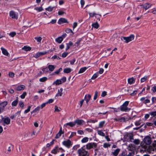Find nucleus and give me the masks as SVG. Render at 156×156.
Listing matches in <instances>:
<instances>
[{
    "instance_id": "1",
    "label": "nucleus",
    "mask_w": 156,
    "mask_h": 156,
    "mask_svg": "<svg viewBox=\"0 0 156 156\" xmlns=\"http://www.w3.org/2000/svg\"><path fill=\"white\" fill-rule=\"evenodd\" d=\"M77 152L79 156H89L88 151L83 147L78 149Z\"/></svg>"
},
{
    "instance_id": "2",
    "label": "nucleus",
    "mask_w": 156,
    "mask_h": 156,
    "mask_svg": "<svg viewBox=\"0 0 156 156\" xmlns=\"http://www.w3.org/2000/svg\"><path fill=\"white\" fill-rule=\"evenodd\" d=\"M129 104V101H125L122 105L120 106V110L122 111L127 112L129 111L130 109L128 108L127 106Z\"/></svg>"
},
{
    "instance_id": "3",
    "label": "nucleus",
    "mask_w": 156,
    "mask_h": 156,
    "mask_svg": "<svg viewBox=\"0 0 156 156\" xmlns=\"http://www.w3.org/2000/svg\"><path fill=\"white\" fill-rule=\"evenodd\" d=\"M9 16L12 19L17 20L18 18V13L13 10H11L9 12Z\"/></svg>"
},
{
    "instance_id": "4",
    "label": "nucleus",
    "mask_w": 156,
    "mask_h": 156,
    "mask_svg": "<svg viewBox=\"0 0 156 156\" xmlns=\"http://www.w3.org/2000/svg\"><path fill=\"white\" fill-rule=\"evenodd\" d=\"M123 38L125 40V43H128L134 40V35L133 34H131L128 37H123Z\"/></svg>"
},
{
    "instance_id": "5",
    "label": "nucleus",
    "mask_w": 156,
    "mask_h": 156,
    "mask_svg": "<svg viewBox=\"0 0 156 156\" xmlns=\"http://www.w3.org/2000/svg\"><path fill=\"white\" fill-rule=\"evenodd\" d=\"M10 122V119L9 118H3L1 121V122L3 126L5 125H8Z\"/></svg>"
},
{
    "instance_id": "6",
    "label": "nucleus",
    "mask_w": 156,
    "mask_h": 156,
    "mask_svg": "<svg viewBox=\"0 0 156 156\" xmlns=\"http://www.w3.org/2000/svg\"><path fill=\"white\" fill-rule=\"evenodd\" d=\"M97 146V144L94 143H89L86 145V148L87 149H90L94 148H95Z\"/></svg>"
},
{
    "instance_id": "7",
    "label": "nucleus",
    "mask_w": 156,
    "mask_h": 156,
    "mask_svg": "<svg viewBox=\"0 0 156 156\" xmlns=\"http://www.w3.org/2000/svg\"><path fill=\"white\" fill-rule=\"evenodd\" d=\"M144 141L146 144L150 145L151 143V139L149 136H147L144 139Z\"/></svg>"
},
{
    "instance_id": "8",
    "label": "nucleus",
    "mask_w": 156,
    "mask_h": 156,
    "mask_svg": "<svg viewBox=\"0 0 156 156\" xmlns=\"http://www.w3.org/2000/svg\"><path fill=\"white\" fill-rule=\"evenodd\" d=\"M155 149V147L152 146H149L147 149V151L149 153H153Z\"/></svg>"
},
{
    "instance_id": "9",
    "label": "nucleus",
    "mask_w": 156,
    "mask_h": 156,
    "mask_svg": "<svg viewBox=\"0 0 156 156\" xmlns=\"http://www.w3.org/2000/svg\"><path fill=\"white\" fill-rule=\"evenodd\" d=\"M75 124L76 125L77 124L78 125H82L83 123L84 122V121L82 119H76L74 121Z\"/></svg>"
},
{
    "instance_id": "10",
    "label": "nucleus",
    "mask_w": 156,
    "mask_h": 156,
    "mask_svg": "<svg viewBox=\"0 0 156 156\" xmlns=\"http://www.w3.org/2000/svg\"><path fill=\"white\" fill-rule=\"evenodd\" d=\"M25 88V86L24 85H21L18 86L15 89L17 91H20L24 90Z\"/></svg>"
},
{
    "instance_id": "11",
    "label": "nucleus",
    "mask_w": 156,
    "mask_h": 156,
    "mask_svg": "<svg viewBox=\"0 0 156 156\" xmlns=\"http://www.w3.org/2000/svg\"><path fill=\"white\" fill-rule=\"evenodd\" d=\"M67 20L64 18H61L59 19L58 21V23L59 24H61L63 23H68Z\"/></svg>"
},
{
    "instance_id": "12",
    "label": "nucleus",
    "mask_w": 156,
    "mask_h": 156,
    "mask_svg": "<svg viewBox=\"0 0 156 156\" xmlns=\"http://www.w3.org/2000/svg\"><path fill=\"white\" fill-rule=\"evenodd\" d=\"M71 142L69 140H67L64 141L62 142L63 145L69 147L71 145Z\"/></svg>"
},
{
    "instance_id": "13",
    "label": "nucleus",
    "mask_w": 156,
    "mask_h": 156,
    "mask_svg": "<svg viewBox=\"0 0 156 156\" xmlns=\"http://www.w3.org/2000/svg\"><path fill=\"white\" fill-rule=\"evenodd\" d=\"M89 16H90V17H94V16H95L96 18H97L98 19V20H99V21H100V18H98V17H97L96 16L97 15H98L100 16H101V15L97 14L96 13H95L94 12H93V13L89 12Z\"/></svg>"
},
{
    "instance_id": "14",
    "label": "nucleus",
    "mask_w": 156,
    "mask_h": 156,
    "mask_svg": "<svg viewBox=\"0 0 156 156\" xmlns=\"http://www.w3.org/2000/svg\"><path fill=\"white\" fill-rule=\"evenodd\" d=\"M127 149L130 151H134L135 149V146L132 144H129L128 147Z\"/></svg>"
},
{
    "instance_id": "15",
    "label": "nucleus",
    "mask_w": 156,
    "mask_h": 156,
    "mask_svg": "<svg viewBox=\"0 0 156 156\" xmlns=\"http://www.w3.org/2000/svg\"><path fill=\"white\" fill-rule=\"evenodd\" d=\"M1 49L2 50V52L3 55L6 56H8L9 55V53L6 49L3 47H1Z\"/></svg>"
},
{
    "instance_id": "16",
    "label": "nucleus",
    "mask_w": 156,
    "mask_h": 156,
    "mask_svg": "<svg viewBox=\"0 0 156 156\" xmlns=\"http://www.w3.org/2000/svg\"><path fill=\"white\" fill-rule=\"evenodd\" d=\"M58 147V146H56L51 151V153L52 154H56L59 152Z\"/></svg>"
},
{
    "instance_id": "17",
    "label": "nucleus",
    "mask_w": 156,
    "mask_h": 156,
    "mask_svg": "<svg viewBox=\"0 0 156 156\" xmlns=\"http://www.w3.org/2000/svg\"><path fill=\"white\" fill-rule=\"evenodd\" d=\"M91 95L89 94H86L85 95L84 97V99L86 101L87 104L88 103V102L91 98Z\"/></svg>"
},
{
    "instance_id": "18",
    "label": "nucleus",
    "mask_w": 156,
    "mask_h": 156,
    "mask_svg": "<svg viewBox=\"0 0 156 156\" xmlns=\"http://www.w3.org/2000/svg\"><path fill=\"white\" fill-rule=\"evenodd\" d=\"M135 79L133 77L128 79V83L130 84H132L135 82Z\"/></svg>"
},
{
    "instance_id": "19",
    "label": "nucleus",
    "mask_w": 156,
    "mask_h": 156,
    "mask_svg": "<svg viewBox=\"0 0 156 156\" xmlns=\"http://www.w3.org/2000/svg\"><path fill=\"white\" fill-rule=\"evenodd\" d=\"M67 126H69L71 127H73V126H75L74 122H69L65 124L64 125V126L67 127Z\"/></svg>"
},
{
    "instance_id": "20",
    "label": "nucleus",
    "mask_w": 156,
    "mask_h": 156,
    "mask_svg": "<svg viewBox=\"0 0 156 156\" xmlns=\"http://www.w3.org/2000/svg\"><path fill=\"white\" fill-rule=\"evenodd\" d=\"M62 83V81L60 80H57L55 81H54L53 83L52 84L53 85H55L56 86L60 84H61Z\"/></svg>"
},
{
    "instance_id": "21",
    "label": "nucleus",
    "mask_w": 156,
    "mask_h": 156,
    "mask_svg": "<svg viewBox=\"0 0 156 156\" xmlns=\"http://www.w3.org/2000/svg\"><path fill=\"white\" fill-rule=\"evenodd\" d=\"M142 6L145 10H147L151 6V5L148 3H146L142 5Z\"/></svg>"
},
{
    "instance_id": "22",
    "label": "nucleus",
    "mask_w": 156,
    "mask_h": 156,
    "mask_svg": "<svg viewBox=\"0 0 156 156\" xmlns=\"http://www.w3.org/2000/svg\"><path fill=\"white\" fill-rule=\"evenodd\" d=\"M7 104V102L6 101H5L2 102L0 104V108H2L3 110L4 107Z\"/></svg>"
},
{
    "instance_id": "23",
    "label": "nucleus",
    "mask_w": 156,
    "mask_h": 156,
    "mask_svg": "<svg viewBox=\"0 0 156 156\" xmlns=\"http://www.w3.org/2000/svg\"><path fill=\"white\" fill-rule=\"evenodd\" d=\"M63 89L62 88L58 90V93L56 95V96H61L62 94Z\"/></svg>"
},
{
    "instance_id": "24",
    "label": "nucleus",
    "mask_w": 156,
    "mask_h": 156,
    "mask_svg": "<svg viewBox=\"0 0 156 156\" xmlns=\"http://www.w3.org/2000/svg\"><path fill=\"white\" fill-rule=\"evenodd\" d=\"M120 151V149H117L114 151L112 152V154L115 156H117L119 153Z\"/></svg>"
},
{
    "instance_id": "25",
    "label": "nucleus",
    "mask_w": 156,
    "mask_h": 156,
    "mask_svg": "<svg viewBox=\"0 0 156 156\" xmlns=\"http://www.w3.org/2000/svg\"><path fill=\"white\" fill-rule=\"evenodd\" d=\"M63 40V38L62 37H59L55 39V41L58 43H61Z\"/></svg>"
},
{
    "instance_id": "26",
    "label": "nucleus",
    "mask_w": 156,
    "mask_h": 156,
    "mask_svg": "<svg viewBox=\"0 0 156 156\" xmlns=\"http://www.w3.org/2000/svg\"><path fill=\"white\" fill-rule=\"evenodd\" d=\"M18 97H17L16 100L14 101H13L12 102L11 105L12 106H16L18 103Z\"/></svg>"
},
{
    "instance_id": "27",
    "label": "nucleus",
    "mask_w": 156,
    "mask_h": 156,
    "mask_svg": "<svg viewBox=\"0 0 156 156\" xmlns=\"http://www.w3.org/2000/svg\"><path fill=\"white\" fill-rule=\"evenodd\" d=\"M92 26L95 28L98 29L99 27V25L98 23L96 22L93 23L92 24Z\"/></svg>"
},
{
    "instance_id": "28",
    "label": "nucleus",
    "mask_w": 156,
    "mask_h": 156,
    "mask_svg": "<svg viewBox=\"0 0 156 156\" xmlns=\"http://www.w3.org/2000/svg\"><path fill=\"white\" fill-rule=\"evenodd\" d=\"M63 133H62V128H61L60 131L56 134L55 137V138L57 139L59 138L61 136L62 134Z\"/></svg>"
},
{
    "instance_id": "29",
    "label": "nucleus",
    "mask_w": 156,
    "mask_h": 156,
    "mask_svg": "<svg viewBox=\"0 0 156 156\" xmlns=\"http://www.w3.org/2000/svg\"><path fill=\"white\" fill-rule=\"evenodd\" d=\"M72 69L70 68H66L63 69V72L66 73H68L70 72Z\"/></svg>"
},
{
    "instance_id": "30",
    "label": "nucleus",
    "mask_w": 156,
    "mask_h": 156,
    "mask_svg": "<svg viewBox=\"0 0 156 156\" xmlns=\"http://www.w3.org/2000/svg\"><path fill=\"white\" fill-rule=\"evenodd\" d=\"M48 67L49 71L51 72L53 71L55 69V67L54 66L51 65H49L48 66Z\"/></svg>"
},
{
    "instance_id": "31",
    "label": "nucleus",
    "mask_w": 156,
    "mask_h": 156,
    "mask_svg": "<svg viewBox=\"0 0 156 156\" xmlns=\"http://www.w3.org/2000/svg\"><path fill=\"white\" fill-rule=\"evenodd\" d=\"M87 69V68L85 67H83L81 68L79 70L78 73H83Z\"/></svg>"
},
{
    "instance_id": "32",
    "label": "nucleus",
    "mask_w": 156,
    "mask_h": 156,
    "mask_svg": "<svg viewBox=\"0 0 156 156\" xmlns=\"http://www.w3.org/2000/svg\"><path fill=\"white\" fill-rule=\"evenodd\" d=\"M22 49L26 51H30L31 49V48L29 46H24L22 48Z\"/></svg>"
},
{
    "instance_id": "33",
    "label": "nucleus",
    "mask_w": 156,
    "mask_h": 156,
    "mask_svg": "<svg viewBox=\"0 0 156 156\" xmlns=\"http://www.w3.org/2000/svg\"><path fill=\"white\" fill-rule=\"evenodd\" d=\"M66 32L67 33H69L70 35L73 34V33L71 30L69 28H67L66 30Z\"/></svg>"
},
{
    "instance_id": "34",
    "label": "nucleus",
    "mask_w": 156,
    "mask_h": 156,
    "mask_svg": "<svg viewBox=\"0 0 156 156\" xmlns=\"http://www.w3.org/2000/svg\"><path fill=\"white\" fill-rule=\"evenodd\" d=\"M98 73H94L91 78V79L93 80H95L96 79L98 76Z\"/></svg>"
},
{
    "instance_id": "35",
    "label": "nucleus",
    "mask_w": 156,
    "mask_h": 156,
    "mask_svg": "<svg viewBox=\"0 0 156 156\" xmlns=\"http://www.w3.org/2000/svg\"><path fill=\"white\" fill-rule=\"evenodd\" d=\"M47 80V78L46 77H44L39 79V81L41 82H44Z\"/></svg>"
},
{
    "instance_id": "36",
    "label": "nucleus",
    "mask_w": 156,
    "mask_h": 156,
    "mask_svg": "<svg viewBox=\"0 0 156 156\" xmlns=\"http://www.w3.org/2000/svg\"><path fill=\"white\" fill-rule=\"evenodd\" d=\"M147 78V77L146 76H145L141 78L140 79V81L141 83L143 82L146 81Z\"/></svg>"
},
{
    "instance_id": "37",
    "label": "nucleus",
    "mask_w": 156,
    "mask_h": 156,
    "mask_svg": "<svg viewBox=\"0 0 156 156\" xmlns=\"http://www.w3.org/2000/svg\"><path fill=\"white\" fill-rule=\"evenodd\" d=\"M88 138L87 137H85L83 138L81 140L83 143H84L88 142Z\"/></svg>"
},
{
    "instance_id": "38",
    "label": "nucleus",
    "mask_w": 156,
    "mask_h": 156,
    "mask_svg": "<svg viewBox=\"0 0 156 156\" xmlns=\"http://www.w3.org/2000/svg\"><path fill=\"white\" fill-rule=\"evenodd\" d=\"M40 108H41V107L39 106L37 107L33 111L31 112V113L32 114L33 112H36L37 111L39 110Z\"/></svg>"
},
{
    "instance_id": "39",
    "label": "nucleus",
    "mask_w": 156,
    "mask_h": 156,
    "mask_svg": "<svg viewBox=\"0 0 156 156\" xmlns=\"http://www.w3.org/2000/svg\"><path fill=\"white\" fill-rule=\"evenodd\" d=\"M133 142L136 145H138L140 142V141L139 139H135L133 141Z\"/></svg>"
},
{
    "instance_id": "40",
    "label": "nucleus",
    "mask_w": 156,
    "mask_h": 156,
    "mask_svg": "<svg viewBox=\"0 0 156 156\" xmlns=\"http://www.w3.org/2000/svg\"><path fill=\"white\" fill-rule=\"evenodd\" d=\"M27 92H24L20 96V98L22 99H24L25 96L27 95Z\"/></svg>"
},
{
    "instance_id": "41",
    "label": "nucleus",
    "mask_w": 156,
    "mask_h": 156,
    "mask_svg": "<svg viewBox=\"0 0 156 156\" xmlns=\"http://www.w3.org/2000/svg\"><path fill=\"white\" fill-rule=\"evenodd\" d=\"M34 39L36 40L38 42H41L42 40V38L40 37H35Z\"/></svg>"
},
{
    "instance_id": "42",
    "label": "nucleus",
    "mask_w": 156,
    "mask_h": 156,
    "mask_svg": "<svg viewBox=\"0 0 156 156\" xmlns=\"http://www.w3.org/2000/svg\"><path fill=\"white\" fill-rule=\"evenodd\" d=\"M98 134L100 136H105V135L102 131L101 130H99L98 131Z\"/></svg>"
},
{
    "instance_id": "43",
    "label": "nucleus",
    "mask_w": 156,
    "mask_h": 156,
    "mask_svg": "<svg viewBox=\"0 0 156 156\" xmlns=\"http://www.w3.org/2000/svg\"><path fill=\"white\" fill-rule=\"evenodd\" d=\"M34 9L38 12H40L42 11L43 9L41 7H36Z\"/></svg>"
},
{
    "instance_id": "44",
    "label": "nucleus",
    "mask_w": 156,
    "mask_h": 156,
    "mask_svg": "<svg viewBox=\"0 0 156 156\" xmlns=\"http://www.w3.org/2000/svg\"><path fill=\"white\" fill-rule=\"evenodd\" d=\"M60 111V110L59 109L58 107L57 106L55 105V106L54 112H59Z\"/></svg>"
},
{
    "instance_id": "45",
    "label": "nucleus",
    "mask_w": 156,
    "mask_h": 156,
    "mask_svg": "<svg viewBox=\"0 0 156 156\" xmlns=\"http://www.w3.org/2000/svg\"><path fill=\"white\" fill-rule=\"evenodd\" d=\"M104 71V69L102 68H101L99 69V70L98 72H97V73H98V74H102L103 73Z\"/></svg>"
},
{
    "instance_id": "46",
    "label": "nucleus",
    "mask_w": 156,
    "mask_h": 156,
    "mask_svg": "<svg viewBox=\"0 0 156 156\" xmlns=\"http://www.w3.org/2000/svg\"><path fill=\"white\" fill-rule=\"evenodd\" d=\"M40 56L39 52L34 54L33 57L36 58H37Z\"/></svg>"
},
{
    "instance_id": "47",
    "label": "nucleus",
    "mask_w": 156,
    "mask_h": 156,
    "mask_svg": "<svg viewBox=\"0 0 156 156\" xmlns=\"http://www.w3.org/2000/svg\"><path fill=\"white\" fill-rule=\"evenodd\" d=\"M81 41V40L80 39H79L78 40H77V41L75 43V45L77 47L79 45Z\"/></svg>"
},
{
    "instance_id": "48",
    "label": "nucleus",
    "mask_w": 156,
    "mask_h": 156,
    "mask_svg": "<svg viewBox=\"0 0 156 156\" xmlns=\"http://www.w3.org/2000/svg\"><path fill=\"white\" fill-rule=\"evenodd\" d=\"M31 108V106H29L28 107L27 109L26 110L24 111V113H28V112H29Z\"/></svg>"
},
{
    "instance_id": "49",
    "label": "nucleus",
    "mask_w": 156,
    "mask_h": 156,
    "mask_svg": "<svg viewBox=\"0 0 156 156\" xmlns=\"http://www.w3.org/2000/svg\"><path fill=\"white\" fill-rule=\"evenodd\" d=\"M119 156H127V153L125 151H123L122 153H121Z\"/></svg>"
},
{
    "instance_id": "50",
    "label": "nucleus",
    "mask_w": 156,
    "mask_h": 156,
    "mask_svg": "<svg viewBox=\"0 0 156 156\" xmlns=\"http://www.w3.org/2000/svg\"><path fill=\"white\" fill-rule=\"evenodd\" d=\"M53 7L51 6H49L46 9V10L48 11L49 12L51 11L53 9Z\"/></svg>"
},
{
    "instance_id": "51",
    "label": "nucleus",
    "mask_w": 156,
    "mask_h": 156,
    "mask_svg": "<svg viewBox=\"0 0 156 156\" xmlns=\"http://www.w3.org/2000/svg\"><path fill=\"white\" fill-rule=\"evenodd\" d=\"M9 76L10 77L12 78L14 76V74L12 72H9Z\"/></svg>"
},
{
    "instance_id": "52",
    "label": "nucleus",
    "mask_w": 156,
    "mask_h": 156,
    "mask_svg": "<svg viewBox=\"0 0 156 156\" xmlns=\"http://www.w3.org/2000/svg\"><path fill=\"white\" fill-rule=\"evenodd\" d=\"M19 105L20 106V107L22 108H23V107L24 106V104H23V102L22 101H20V102L19 103Z\"/></svg>"
},
{
    "instance_id": "53",
    "label": "nucleus",
    "mask_w": 156,
    "mask_h": 156,
    "mask_svg": "<svg viewBox=\"0 0 156 156\" xmlns=\"http://www.w3.org/2000/svg\"><path fill=\"white\" fill-rule=\"evenodd\" d=\"M98 92L97 91H96L95 92L94 95V100H95L97 99L98 96Z\"/></svg>"
},
{
    "instance_id": "54",
    "label": "nucleus",
    "mask_w": 156,
    "mask_h": 156,
    "mask_svg": "<svg viewBox=\"0 0 156 156\" xmlns=\"http://www.w3.org/2000/svg\"><path fill=\"white\" fill-rule=\"evenodd\" d=\"M119 121L120 122H125L126 121V119L124 117H121L119 119Z\"/></svg>"
},
{
    "instance_id": "55",
    "label": "nucleus",
    "mask_w": 156,
    "mask_h": 156,
    "mask_svg": "<svg viewBox=\"0 0 156 156\" xmlns=\"http://www.w3.org/2000/svg\"><path fill=\"white\" fill-rule=\"evenodd\" d=\"M54 100L52 99H50L48 100L46 102L47 104H50L52 103L53 102Z\"/></svg>"
},
{
    "instance_id": "56",
    "label": "nucleus",
    "mask_w": 156,
    "mask_h": 156,
    "mask_svg": "<svg viewBox=\"0 0 156 156\" xmlns=\"http://www.w3.org/2000/svg\"><path fill=\"white\" fill-rule=\"evenodd\" d=\"M42 70L44 73H47L48 72V69L47 67L43 68Z\"/></svg>"
},
{
    "instance_id": "57",
    "label": "nucleus",
    "mask_w": 156,
    "mask_h": 156,
    "mask_svg": "<svg viewBox=\"0 0 156 156\" xmlns=\"http://www.w3.org/2000/svg\"><path fill=\"white\" fill-rule=\"evenodd\" d=\"M110 145L107 143H105L103 145V147L105 148L108 147H110Z\"/></svg>"
},
{
    "instance_id": "58",
    "label": "nucleus",
    "mask_w": 156,
    "mask_h": 156,
    "mask_svg": "<svg viewBox=\"0 0 156 156\" xmlns=\"http://www.w3.org/2000/svg\"><path fill=\"white\" fill-rule=\"evenodd\" d=\"M132 152H129L128 154H127V156H133L134 154V151H132Z\"/></svg>"
},
{
    "instance_id": "59",
    "label": "nucleus",
    "mask_w": 156,
    "mask_h": 156,
    "mask_svg": "<svg viewBox=\"0 0 156 156\" xmlns=\"http://www.w3.org/2000/svg\"><path fill=\"white\" fill-rule=\"evenodd\" d=\"M150 115L153 116H156V111L151 112L150 113Z\"/></svg>"
},
{
    "instance_id": "60",
    "label": "nucleus",
    "mask_w": 156,
    "mask_h": 156,
    "mask_svg": "<svg viewBox=\"0 0 156 156\" xmlns=\"http://www.w3.org/2000/svg\"><path fill=\"white\" fill-rule=\"evenodd\" d=\"M16 34V33L15 32H12L9 34V35L11 37H13Z\"/></svg>"
},
{
    "instance_id": "61",
    "label": "nucleus",
    "mask_w": 156,
    "mask_h": 156,
    "mask_svg": "<svg viewBox=\"0 0 156 156\" xmlns=\"http://www.w3.org/2000/svg\"><path fill=\"white\" fill-rule=\"evenodd\" d=\"M80 4L81 6V7L83 8V5L85 4V2L84 0H81L80 1Z\"/></svg>"
},
{
    "instance_id": "62",
    "label": "nucleus",
    "mask_w": 156,
    "mask_h": 156,
    "mask_svg": "<svg viewBox=\"0 0 156 156\" xmlns=\"http://www.w3.org/2000/svg\"><path fill=\"white\" fill-rule=\"evenodd\" d=\"M39 53L40 56L46 54L47 53V52L44 51L43 52H39Z\"/></svg>"
},
{
    "instance_id": "63",
    "label": "nucleus",
    "mask_w": 156,
    "mask_h": 156,
    "mask_svg": "<svg viewBox=\"0 0 156 156\" xmlns=\"http://www.w3.org/2000/svg\"><path fill=\"white\" fill-rule=\"evenodd\" d=\"M150 102V101L148 99H145L143 102V103L146 104L147 103H149Z\"/></svg>"
},
{
    "instance_id": "64",
    "label": "nucleus",
    "mask_w": 156,
    "mask_h": 156,
    "mask_svg": "<svg viewBox=\"0 0 156 156\" xmlns=\"http://www.w3.org/2000/svg\"><path fill=\"white\" fill-rule=\"evenodd\" d=\"M106 92L105 91H104L102 92L101 96L102 97H104L106 95Z\"/></svg>"
}]
</instances>
